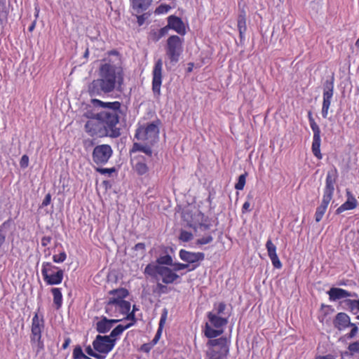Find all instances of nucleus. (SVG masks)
Segmentation results:
<instances>
[{
  "label": "nucleus",
  "mask_w": 359,
  "mask_h": 359,
  "mask_svg": "<svg viewBox=\"0 0 359 359\" xmlns=\"http://www.w3.org/2000/svg\"><path fill=\"white\" fill-rule=\"evenodd\" d=\"M67 258V255L65 251L59 253L58 255H54L53 256V260L55 263H62L65 262Z\"/></svg>",
  "instance_id": "a19ab883"
},
{
  "label": "nucleus",
  "mask_w": 359,
  "mask_h": 359,
  "mask_svg": "<svg viewBox=\"0 0 359 359\" xmlns=\"http://www.w3.org/2000/svg\"><path fill=\"white\" fill-rule=\"evenodd\" d=\"M344 303L352 313L356 314L359 312V299H346Z\"/></svg>",
  "instance_id": "473e14b6"
},
{
  "label": "nucleus",
  "mask_w": 359,
  "mask_h": 359,
  "mask_svg": "<svg viewBox=\"0 0 359 359\" xmlns=\"http://www.w3.org/2000/svg\"><path fill=\"white\" fill-rule=\"evenodd\" d=\"M159 269L158 275L162 278V281L165 284L172 283L179 278L177 274L167 266H161V268Z\"/></svg>",
  "instance_id": "a878e982"
},
{
  "label": "nucleus",
  "mask_w": 359,
  "mask_h": 359,
  "mask_svg": "<svg viewBox=\"0 0 359 359\" xmlns=\"http://www.w3.org/2000/svg\"><path fill=\"white\" fill-rule=\"evenodd\" d=\"M160 121L157 119L151 123L139 125L135 130V137L143 144L134 142L130 153L140 151L149 158L152 157V146L157 142L159 135Z\"/></svg>",
  "instance_id": "7ed1b4c3"
},
{
  "label": "nucleus",
  "mask_w": 359,
  "mask_h": 359,
  "mask_svg": "<svg viewBox=\"0 0 359 359\" xmlns=\"http://www.w3.org/2000/svg\"><path fill=\"white\" fill-rule=\"evenodd\" d=\"M92 103L103 108L98 112L96 118L88 120L84 125L85 132L92 137H118L121 135L120 128L117 127L119 122L121 104L118 101L103 102L93 99Z\"/></svg>",
  "instance_id": "f257e3e1"
},
{
  "label": "nucleus",
  "mask_w": 359,
  "mask_h": 359,
  "mask_svg": "<svg viewBox=\"0 0 359 359\" xmlns=\"http://www.w3.org/2000/svg\"><path fill=\"white\" fill-rule=\"evenodd\" d=\"M167 316H168V310L166 309H164L163 310V312L161 313V318L159 320L158 329L156 333V335H155L154 339L152 340L153 344H156L157 343V341L159 340V338L161 335L163 327V326L165 323L166 319H167Z\"/></svg>",
  "instance_id": "c756f323"
},
{
  "label": "nucleus",
  "mask_w": 359,
  "mask_h": 359,
  "mask_svg": "<svg viewBox=\"0 0 359 359\" xmlns=\"http://www.w3.org/2000/svg\"><path fill=\"white\" fill-rule=\"evenodd\" d=\"M207 345L209 348L205 353V359H227L229 345L226 337L210 339Z\"/></svg>",
  "instance_id": "20e7f679"
},
{
  "label": "nucleus",
  "mask_w": 359,
  "mask_h": 359,
  "mask_svg": "<svg viewBox=\"0 0 359 359\" xmlns=\"http://www.w3.org/2000/svg\"><path fill=\"white\" fill-rule=\"evenodd\" d=\"M152 157L147 158L143 155H136L131 159V165L133 171L139 176L146 175L149 173V167L148 163Z\"/></svg>",
  "instance_id": "4468645a"
},
{
  "label": "nucleus",
  "mask_w": 359,
  "mask_h": 359,
  "mask_svg": "<svg viewBox=\"0 0 359 359\" xmlns=\"http://www.w3.org/2000/svg\"><path fill=\"white\" fill-rule=\"evenodd\" d=\"M71 342V339L70 338L67 337L65 339V341L62 346V349H66L69 346V344Z\"/></svg>",
  "instance_id": "864d4df0"
},
{
  "label": "nucleus",
  "mask_w": 359,
  "mask_h": 359,
  "mask_svg": "<svg viewBox=\"0 0 359 359\" xmlns=\"http://www.w3.org/2000/svg\"><path fill=\"white\" fill-rule=\"evenodd\" d=\"M84 146L86 147L87 146H93L94 144V142L92 140H85L83 142Z\"/></svg>",
  "instance_id": "13d9d810"
},
{
  "label": "nucleus",
  "mask_w": 359,
  "mask_h": 359,
  "mask_svg": "<svg viewBox=\"0 0 359 359\" xmlns=\"http://www.w3.org/2000/svg\"><path fill=\"white\" fill-rule=\"evenodd\" d=\"M200 226H201V228H203V229L205 230V229H209L210 225L209 224H201Z\"/></svg>",
  "instance_id": "680f3d73"
},
{
  "label": "nucleus",
  "mask_w": 359,
  "mask_h": 359,
  "mask_svg": "<svg viewBox=\"0 0 359 359\" xmlns=\"http://www.w3.org/2000/svg\"><path fill=\"white\" fill-rule=\"evenodd\" d=\"M50 292L53 297V305L55 309H60L62 306V294L61 288L52 287Z\"/></svg>",
  "instance_id": "c85d7f7f"
},
{
  "label": "nucleus",
  "mask_w": 359,
  "mask_h": 359,
  "mask_svg": "<svg viewBox=\"0 0 359 359\" xmlns=\"http://www.w3.org/2000/svg\"><path fill=\"white\" fill-rule=\"evenodd\" d=\"M38 15H39V10L36 11V18L38 17Z\"/></svg>",
  "instance_id": "338daca9"
},
{
  "label": "nucleus",
  "mask_w": 359,
  "mask_h": 359,
  "mask_svg": "<svg viewBox=\"0 0 359 359\" xmlns=\"http://www.w3.org/2000/svg\"><path fill=\"white\" fill-rule=\"evenodd\" d=\"M36 20H34L32 24L29 26L28 27V30L29 32H32L34 29H35V27H36Z\"/></svg>",
  "instance_id": "4d7b16f0"
},
{
  "label": "nucleus",
  "mask_w": 359,
  "mask_h": 359,
  "mask_svg": "<svg viewBox=\"0 0 359 359\" xmlns=\"http://www.w3.org/2000/svg\"><path fill=\"white\" fill-rule=\"evenodd\" d=\"M44 318L43 315L39 316L38 312H36L32 319L30 341L32 345H36L38 348L37 351L43 349L44 344L41 339L42 332L44 329Z\"/></svg>",
  "instance_id": "423d86ee"
},
{
  "label": "nucleus",
  "mask_w": 359,
  "mask_h": 359,
  "mask_svg": "<svg viewBox=\"0 0 359 359\" xmlns=\"http://www.w3.org/2000/svg\"><path fill=\"white\" fill-rule=\"evenodd\" d=\"M329 299L330 301L335 302L337 300L346 298L348 297H357L358 294L355 292H348L346 290L339 287H332L327 291Z\"/></svg>",
  "instance_id": "412c9836"
},
{
  "label": "nucleus",
  "mask_w": 359,
  "mask_h": 359,
  "mask_svg": "<svg viewBox=\"0 0 359 359\" xmlns=\"http://www.w3.org/2000/svg\"><path fill=\"white\" fill-rule=\"evenodd\" d=\"M213 240V238L211 235H208L206 236H204L203 238H201L197 240V244L198 245H205L211 243Z\"/></svg>",
  "instance_id": "37998d69"
},
{
  "label": "nucleus",
  "mask_w": 359,
  "mask_h": 359,
  "mask_svg": "<svg viewBox=\"0 0 359 359\" xmlns=\"http://www.w3.org/2000/svg\"><path fill=\"white\" fill-rule=\"evenodd\" d=\"M207 317L210 324L205 323L204 334L206 337L212 339L223 333V327L228 323V317H221L213 312H208Z\"/></svg>",
  "instance_id": "39448f33"
},
{
  "label": "nucleus",
  "mask_w": 359,
  "mask_h": 359,
  "mask_svg": "<svg viewBox=\"0 0 359 359\" xmlns=\"http://www.w3.org/2000/svg\"><path fill=\"white\" fill-rule=\"evenodd\" d=\"M174 271H180L189 267L188 264L175 263L172 265Z\"/></svg>",
  "instance_id": "de8ad7c7"
},
{
  "label": "nucleus",
  "mask_w": 359,
  "mask_h": 359,
  "mask_svg": "<svg viewBox=\"0 0 359 359\" xmlns=\"http://www.w3.org/2000/svg\"><path fill=\"white\" fill-rule=\"evenodd\" d=\"M308 118H309L311 128L313 133L311 150H312L313 155L318 159L320 160V159H322V158H323V155L320 152V144H321L320 129L318 125L315 121V119L313 117L311 111H309Z\"/></svg>",
  "instance_id": "f8f14e48"
},
{
  "label": "nucleus",
  "mask_w": 359,
  "mask_h": 359,
  "mask_svg": "<svg viewBox=\"0 0 359 359\" xmlns=\"http://www.w3.org/2000/svg\"><path fill=\"white\" fill-rule=\"evenodd\" d=\"M316 359H335L332 355H326L323 356H318Z\"/></svg>",
  "instance_id": "6e6d98bb"
},
{
  "label": "nucleus",
  "mask_w": 359,
  "mask_h": 359,
  "mask_svg": "<svg viewBox=\"0 0 359 359\" xmlns=\"http://www.w3.org/2000/svg\"><path fill=\"white\" fill-rule=\"evenodd\" d=\"M346 201L341 204L337 210L336 214L339 215L346 210L355 209L358 206V201L349 189L346 190Z\"/></svg>",
  "instance_id": "aec40b11"
},
{
  "label": "nucleus",
  "mask_w": 359,
  "mask_h": 359,
  "mask_svg": "<svg viewBox=\"0 0 359 359\" xmlns=\"http://www.w3.org/2000/svg\"><path fill=\"white\" fill-rule=\"evenodd\" d=\"M179 255L182 260L189 264H194L199 261H203L205 258V255L203 252H191L183 249L180 250Z\"/></svg>",
  "instance_id": "4be33fe9"
},
{
  "label": "nucleus",
  "mask_w": 359,
  "mask_h": 359,
  "mask_svg": "<svg viewBox=\"0 0 359 359\" xmlns=\"http://www.w3.org/2000/svg\"><path fill=\"white\" fill-rule=\"evenodd\" d=\"M237 27L239 32V36L241 39L245 37V34L247 31L246 25V11L244 8L240 11V13L238 16Z\"/></svg>",
  "instance_id": "bb28decb"
},
{
  "label": "nucleus",
  "mask_w": 359,
  "mask_h": 359,
  "mask_svg": "<svg viewBox=\"0 0 359 359\" xmlns=\"http://www.w3.org/2000/svg\"><path fill=\"white\" fill-rule=\"evenodd\" d=\"M119 319L109 320L105 316H102L101 319L96 323L95 328L99 333L104 334L109 332L114 323H118Z\"/></svg>",
  "instance_id": "b1692460"
},
{
  "label": "nucleus",
  "mask_w": 359,
  "mask_h": 359,
  "mask_svg": "<svg viewBox=\"0 0 359 359\" xmlns=\"http://www.w3.org/2000/svg\"><path fill=\"white\" fill-rule=\"evenodd\" d=\"M321 311L323 313L318 317V320L323 324L327 323L328 321L327 316L334 312V309L331 306L322 304Z\"/></svg>",
  "instance_id": "72a5a7b5"
},
{
  "label": "nucleus",
  "mask_w": 359,
  "mask_h": 359,
  "mask_svg": "<svg viewBox=\"0 0 359 359\" xmlns=\"http://www.w3.org/2000/svg\"><path fill=\"white\" fill-rule=\"evenodd\" d=\"M125 319L129 322L126 324H120L114 328L111 332L110 335L108 336L110 337V339H116V337L121 335L124 330L128 329L135 324L137 320L134 311H132L130 313L126 316Z\"/></svg>",
  "instance_id": "a211bd4d"
},
{
  "label": "nucleus",
  "mask_w": 359,
  "mask_h": 359,
  "mask_svg": "<svg viewBox=\"0 0 359 359\" xmlns=\"http://www.w3.org/2000/svg\"><path fill=\"white\" fill-rule=\"evenodd\" d=\"M198 266V264L195 265L194 266L192 267V269H189V271H192V270L195 269Z\"/></svg>",
  "instance_id": "0e129e2a"
},
{
  "label": "nucleus",
  "mask_w": 359,
  "mask_h": 359,
  "mask_svg": "<svg viewBox=\"0 0 359 359\" xmlns=\"http://www.w3.org/2000/svg\"><path fill=\"white\" fill-rule=\"evenodd\" d=\"M226 306L224 302H219L217 305L215 304V313H214L217 314V316L221 315L226 309Z\"/></svg>",
  "instance_id": "79ce46f5"
},
{
  "label": "nucleus",
  "mask_w": 359,
  "mask_h": 359,
  "mask_svg": "<svg viewBox=\"0 0 359 359\" xmlns=\"http://www.w3.org/2000/svg\"><path fill=\"white\" fill-rule=\"evenodd\" d=\"M135 250H142V252L145 251V244L144 243H138L135 245Z\"/></svg>",
  "instance_id": "603ef678"
},
{
  "label": "nucleus",
  "mask_w": 359,
  "mask_h": 359,
  "mask_svg": "<svg viewBox=\"0 0 359 359\" xmlns=\"http://www.w3.org/2000/svg\"><path fill=\"white\" fill-rule=\"evenodd\" d=\"M248 172H245L238 177V182L235 184V189L236 190H243L246 182V177Z\"/></svg>",
  "instance_id": "c9c22d12"
},
{
  "label": "nucleus",
  "mask_w": 359,
  "mask_h": 359,
  "mask_svg": "<svg viewBox=\"0 0 359 359\" xmlns=\"http://www.w3.org/2000/svg\"><path fill=\"white\" fill-rule=\"evenodd\" d=\"M151 349V346L149 344H144L142 346L141 350L144 352H149Z\"/></svg>",
  "instance_id": "5fc2aeb1"
},
{
  "label": "nucleus",
  "mask_w": 359,
  "mask_h": 359,
  "mask_svg": "<svg viewBox=\"0 0 359 359\" xmlns=\"http://www.w3.org/2000/svg\"><path fill=\"white\" fill-rule=\"evenodd\" d=\"M338 177V171L336 167L333 166L328 172L325 180V187L323 194L333 196L334 184Z\"/></svg>",
  "instance_id": "6ab92c4d"
},
{
  "label": "nucleus",
  "mask_w": 359,
  "mask_h": 359,
  "mask_svg": "<svg viewBox=\"0 0 359 359\" xmlns=\"http://www.w3.org/2000/svg\"><path fill=\"white\" fill-rule=\"evenodd\" d=\"M266 248L267 250L268 256L269 257L273 267L278 269H281L282 263L276 253V247L273 243L271 239H268L266 241Z\"/></svg>",
  "instance_id": "5701e85b"
},
{
  "label": "nucleus",
  "mask_w": 359,
  "mask_h": 359,
  "mask_svg": "<svg viewBox=\"0 0 359 359\" xmlns=\"http://www.w3.org/2000/svg\"><path fill=\"white\" fill-rule=\"evenodd\" d=\"M112 154L113 149L109 144H99L95 146L93 150L92 160L95 165L102 166L107 163Z\"/></svg>",
  "instance_id": "9b49d317"
},
{
  "label": "nucleus",
  "mask_w": 359,
  "mask_h": 359,
  "mask_svg": "<svg viewBox=\"0 0 359 359\" xmlns=\"http://www.w3.org/2000/svg\"><path fill=\"white\" fill-rule=\"evenodd\" d=\"M133 9L137 13L145 11L151 4L152 0H130Z\"/></svg>",
  "instance_id": "cd10ccee"
},
{
  "label": "nucleus",
  "mask_w": 359,
  "mask_h": 359,
  "mask_svg": "<svg viewBox=\"0 0 359 359\" xmlns=\"http://www.w3.org/2000/svg\"><path fill=\"white\" fill-rule=\"evenodd\" d=\"M161 266L156 265L154 264H149L144 269V273L147 274L151 277H156L159 274L160 269Z\"/></svg>",
  "instance_id": "f704fd0d"
},
{
  "label": "nucleus",
  "mask_w": 359,
  "mask_h": 359,
  "mask_svg": "<svg viewBox=\"0 0 359 359\" xmlns=\"http://www.w3.org/2000/svg\"><path fill=\"white\" fill-rule=\"evenodd\" d=\"M52 238L50 236H43L41 238V245L43 247L48 245L51 242Z\"/></svg>",
  "instance_id": "8fccbe9b"
},
{
  "label": "nucleus",
  "mask_w": 359,
  "mask_h": 359,
  "mask_svg": "<svg viewBox=\"0 0 359 359\" xmlns=\"http://www.w3.org/2000/svg\"><path fill=\"white\" fill-rule=\"evenodd\" d=\"M356 319L359 320V315L356 316Z\"/></svg>",
  "instance_id": "774afa93"
},
{
  "label": "nucleus",
  "mask_w": 359,
  "mask_h": 359,
  "mask_svg": "<svg viewBox=\"0 0 359 359\" xmlns=\"http://www.w3.org/2000/svg\"><path fill=\"white\" fill-rule=\"evenodd\" d=\"M5 237L2 234L0 233V247L4 243Z\"/></svg>",
  "instance_id": "052dcab7"
},
{
  "label": "nucleus",
  "mask_w": 359,
  "mask_h": 359,
  "mask_svg": "<svg viewBox=\"0 0 359 359\" xmlns=\"http://www.w3.org/2000/svg\"><path fill=\"white\" fill-rule=\"evenodd\" d=\"M188 68H187V72H192L193 70V67H194V63L193 62H190L188 64Z\"/></svg>",
  "instance_id": "bf43d9fd"
},
{
  "label": "nucleus",
  "mask_w": 359,
  "mask_h": 359,
  "mask_svg": "<svg viewBox=\"0 0 359 359\" xmlns=\"http://www.w3.org/2000/svg\"><path fill=\"white\" fill-rule=\"evenodd\" d=\"M96 170L102 175L108 174L111 175V173L114 172L116 171V169L114 168H98L96 169Z\"/></svg>",
  "instance_id": "c03bdc74"
},
{
  "label": "nucleus",
  "mask_w": 359,
  "mask_h": 359,
  "mask_svg": "<svg viewBox=\"0 0 359 359\" xmlns=\"http://www.w3.org/2000/svg\"><path fill=\"white\" fill-rule=\"evenodd\" d=\"M250 210H251V209H250V202L245 201L242 206V212L244 213L245 212H249Z\"/></svg>",
  "instance_id": "3c124183"
},
{
  "label": "nucleus",
  "mask_w": 359,
  "mask_h": 359,
  "mask_svg": "<svg viewBox=\"0 0 359 359\" xmlns=\"http://www.w3.org/2000/svg\"><path fill=\"white\" fill-rule=\"evenodd\" d=\"M168 32L167 30V28H165V27H163L157 30H151L149 33V39L154 42H157L161 38H163L166 34H168Z\"/></svg>",
  "instance_id": "2f4dec72"
},
{
  "label": "nucleus",
  "mask_w": 359,
  "mask_h": 359,
  "mask_svg": "<svg viewBox=\"0 0 359 359\" xmlns=\"http://www.w3.org/2000/svg\"><path fill=\"white\" fill-rule=\"evenodd\" d=\"M158 287H160V288H163L165 286H163V285L161 284H158Z\"/></svg>",
  "instance_id": "69168bd1"
},
{
  "label": "nucleus",
  "mask_w": 359,
  "mask_h": 359,
  "mask_svg": "<svg viewBox=\"0 0 359 359\" xmlns=\"http://www.w3.org/2000/svg\"><path fill=\"white\" fill-rule=\"evenodd\" d=\"M109 293L110 295L113 296L109 298V299H114L116 301L124 300V298H126L129 294L128 290L123 287L111 290Z\"/></svg>",
  "instance_id": "7c9ffc66"
},
{
  "label": "nucleus",
  "mask_w": 359,
  "mask_h": 359,
  "mask_svg": "<svg viewBox=\"0 0 359 359\" xmlns=\"http://www.w3.org/2000/svg\"><path fill=\"white\" fill-rule=\"evenodd\" d=\"M332 198V196L323 194L320 205L316 208L315 213V219L316 222H319L323 217L328 205Z\"/></svg>",
  "instance_id": "393cba45"
},
{
  "label": "nucleus",
  "mask_w": 359,
  "mask_h": 359,
  "mask_svg": "<svg viewBox=\"0 0 359 359\" xmlns=\"http://www.w3.org/2000/svg\"><path fill=\"white\" fill-rule=\"evenodd\" d=\"M163 61L158 59L156 61L152 71V90L154 94L159 97L163 79Z\"/></svg>",
  "instance_id": "dca6fc26"
},
{
  "label": "nucleus",
  "mask_w": 359,
  "mask_h": 359,
  "mask_svg": "<svg viewBox=\"0 0 359 359\" xmlns=\"http://www.w3.org/2000/svg\"><path fill=\"white\" fill-rule=\"evenodd\" d=\"M83 116L91 120L92 118H96L98 116V113H95L93 110H88L83 114Z\"/></svg>",
  "instance_id": "49530a36"
},
{
  "label": "nucleus",
  "mask_w": 359,
  "mask_h": 359,
  "mask_svg": "<svg viewBox=\"0 0 359 359\" xmlns=\"http://www.w3.org/2000/svg\"><path fill=\"white\" fill-rule=\"evenodd\" d=\"M51 201V195L50 194H47L43 200V202L41 203V207H46L50 203Z\"/></svg>",
  "instance_id": "09e8293b"
},
{
  "label": "nucleus",
  "mask_w": 359,
  "mask_h": 359,
  "mask_svg": "<svg viewBox=\"0 0 359 359\" xmlns=\"http://www.w3.org/2000/svg\"><path fill=\"white\" fill-rule=\"evenodd\" d=\"M29 165V156L24 154L20 161V165L22 168H26Z\"/></svg>",
  "instance_id": "a18cd8bd"
},
{
  "label": "nucleus",
  "mask_w": 359,
  "mask_h": 359,
  "mask_svg": "<svg viewBox=\"0 0 359 359\" xmlns=\"http://www.w3.org/2000/svg\"><path fill=\"white\" fill-rule=\"evenodd\" d=\"M193 234L187 231L182 230L179 236V239L183 242H188L193 239Z\"/></svg>",
  "instance_id": "58836bf2"
},
{
  "label": "nucleus",
  "mask_w": 359,
  "mask_h": 359,
  "mask_svg": "<svg viewBox=\"0 0 359 359\" xmlns=\"http://www.w3.org/2000/svg\"><path fill=\"white\" fill-rule=\"evenodd\" d=\"M165 27L168 32L172 29L182 36L187 34V27L182 19L175 15H170L167 18V25Z\"/></svg>",
  "instance_id": "f3484780"
},
{
  "label": "nucleus",
  "mask_w": 359,
  "mask_h": 359,
  "mask_svg": "<svg viewBox=\"0 0 359 359\" xmlns=\"http://www.w3.org/2000/svg\"><path fill=\"white\" fill-rule=\"evenodd\" d=\"M130 303L126 300L116 301L109 299L105 305V312L109 316L118 317L119 315H128L130 313Z\"/></svg>",
  "instance_id": "9d476101"
},
{
  "label": "nucleus",
  "mask_w": 359,
  "mask_h": 359,
  "mask_svg": "<svg viewBox=\"0 0 359 359\" xmlns=\"http://www.w3.org/2000/svg\"><path fill=\"white\" fill-rule=\"evenodd\" d=\"M156 262L158 264V265H160V266L162 264L169 265V266L173 265L172 259L171 256L169 255L161 256L160 257H158L157 259Z\"/></svg>",
  "instance_id": "e433bc0d"
},
{
  "label": "nucleus",
  "mask_w": 359,
  "mask_h": 359,
  "mask_svg": "<svg viewBox=\"0 0 359 359\" xmlns=\"http://www.w3.org/2000/svg\"><path fill=\"white\" fill-rule=\"evenodd\" d=\"M184 39L178 35L170 36L166 41V54L172 62H177L183 52Z\"/></svg>",
  "instance_id": "1a4fd4ad"
},
{
  "label": "nucleus",
  "mask_w": 359,
  "mask_h": 359,
  "mask_svg": "<svg viewBox=\"0 0 359 359\" xmlns=\"http://www.w3.org/2000/svg\"><path fill=\"white\" fill-rule=\"evenodd\" d=\"M332 323L334 327L339 332H344L348 327L351 328V331L345 334L346 339L354 338L358 332V325L351 323L350 316L344 312L338 313L334 318Z\"/></svg>",
  "instance_id": "0eeeda50"
},
{
  "label": "nucleus",
  "mask_w": 359,
  "mask_h": 359,
  "mask_svg": "<svg viewBox=\"0 0 359 359\" xmlns=\"http://www.w3.org/2000/svg\"><path fill=\"white\" fill-rule=\"evenodd\" d=\"M109 55H118V51L113 50L109 52Z\"/></svg>",
  "instance_id": "e2e57ef3"
},
{
  "label": "nucleus",
  "mask_w": 359,
  "mask_h": 359,
  "mask_svg": "<svg viewBox=\"0 0 359 359\" xmlns=\"http://www.w3.org/2000/svg\"><path fill=\"white\" fill-rule=\"evenodd\" d=\"M334 93V78L330 81L327 80L324 84L323 94V106H322V116L326 118L328 115V110L331 104V100Z\"/></svg>",
  "instance_id": "2eb2a0df"
},
{
  "label": "nucleus",
  "mask_w": 359,
  "mask_h": 359,
  "mask_svg": "<svg viewBox=\"0 0 359 359\" xmlns=\"http://www.w3.org/2000/svg\"><path fill=\"white\" fill-rule=\"evenodd\" d=\"M99 75V79H94L88 85V93L91 96L109 93L115 89L116 83L121 86L123 83L122 69L109 63L100 65Z\"/></svg>",
  "instance_id": "f03ea898"
},
{
  "label": "nucleus",
  "mask_w": 359,
  "mask_h": 359,
  "mask_svg": "<svg viewBox=\"0 0 359 359\" xmlns=\"http://www.w3.org/2000/svg\"><path fill=\"white\" fill-rule=\"evenodd\" d=\"M172 8V6L167 4H161L158 7L156 8L154 13L156 15H162L168 13V11Z\"/></svg>",
  "instance_id": "4c0bfd02"
},
{
  "label": "nucleus",
  "mask_w": 359,
  "mask_h": 359,
  "mask_svg": "<svg viewBox=\"0 0 359 359\" xmlns=\"http://www.w3.org/2000/svg\"><path fill=\"white\" fill-rule=\"evenodd\" d=\"M41 274L44 282L48 285H59L64 278V271L50 262L43 263Z\"/></svg>",
  "instance_id": "6e6552de"
},
{
  "label": "nucleus",
  "mask_w": 359,
  "mask_h": 359,
  "mask_svg": "<svg viewBox=\"0 0 359 359\" xmlns=\"http://www.w3.org/2000/svg\"><path fill=\"white\" fill-rule=\"evenodd\" d=\"M115 339H110L107 335H97L93 342V348L100 355H106L109 353L115 346Z\"/></svg>",
  "instance_id": "ddd939ff"
},
{
  "label": "nucleus",
  "mask_w": 359,
  "mask_h": 359,
  "mask_svg": "<svg viewBox=\"0 0 359 359\" xmlns=\"http://www.w3.org/2000/svg\"><path fill=\"white\" fill-rule=\"evenodd\" d=\"M86 352L88 355H89L92 357H94L97 359H104L105 358L104 355L98 354V353H96L95 351H93V349L91 348L90 346H88V347L86 348Z\"/></svg>",
  "instance_id": "ea45409f"
}]
</instances>
